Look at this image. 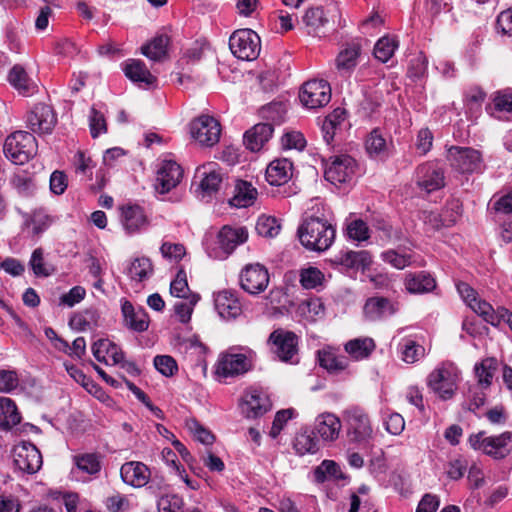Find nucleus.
Instances as JSON below:
<instances>
[{
	"label": "nucleus",
	"mask_w": 512,
	"mask_h": 512,
	"mask_svg": "<svg viewBox=\"0 0 512 512\" xmlns=\"http://www.w3.org/2000/svg\"><path fill=\"white\" fill-rule=\"evenodd\" d=\"M300 243L310 251H326L334 242L336 231L328 221L319 217H309L298 227Z\"/></svg>",
	"instance_id": "1"
},
{
	"label": "nucleus",
	"mask_w": 512,
	"mask_h": 512,
	"mask_svg": "<svg viewBox=\"0 0 512 512\" xmlns=\"http://www.w3.org/2000/svg\"><path fill=\"white\" fill-rule=\"evenodd\" d=\"M460 371L451 362L441 363L427 377L428 387L441 399H451L457 390Z\"/></svg>",
	"instance_id": "2"
},
{
	"label": "nucleus",
	"mask_w": 512,
	"mask_h": 512,
	"mask_svg": "<svg viewBox=\"0 0 512 512\" xmlns=\"http://www.w3.org/2000/svg\"><path fill=\"white\" fill-rule=\"evenodd\" d=\"M37 143L32 133L16 131L9 135L3 145L5 156L17 165H23L36 154Z\"/></svg>",
	"instance_id": "3"
},
{
	"label": "nucleus",
	"mask_w": 512,
	"mask_h": 512,
	"mask_svg": "<svg viewBox=\"0 0 512 512\" xmlns=\"http://www.w3.org/2000/svg\"><path fill=\"white\" fill-rule=\"evenodd\" d=\"M469 444L474 450L482 451L494 459H503L512 451V432L486 436L485 432L481 431L469 437Z\"/></svg>",
	"instance_id": "4"
},
{
	"label": "nucleus",
	"mask_w": 512,
	"mask_h": 512,
	"mask_svg": "<svg viewBox=\"0 0 512 512\" xmlns=\"http://www.w3.org/2000/svg\"><path fill=\"white\" fill-rule=\"evenodd\" d=\"M344 417L349 441L368 446L373 439V428L368 414L359 407H352L344 412Z\"/></svg>",
	"instance_id": "5"
},
{
	"label": "nucleus",
	"mask_w": 512,
	"mask_h": 512,
	"mask_svg": "<svg viewBox=\"0 0 512 512\" xmlns=\"http://www.w3.org/2000/svg\"><path fill=\"white\" fill-rule=\"evenodd\" d=\"M229 47L238 59L252 61L260 54V37L251 29H239L230 36Z\"/></svg>",
	"instance_id": "6"
},
{
	"label": "nucleus",
	"mask_w": 512,
	"mask_h": 512,
	"mask_svg": "<svg viewBox=\"0 0 512 512\" xmlns=\"http://www.w3.org/2000/svg\"><path fill=\"white\" fill-rule=\"evenodd\" d=\"M248 232L244 227L224 226L217 235L218 247L207 248V253L213 259H225L234 249L246 242Z\"/></svg>",
	"instance_id": "7"
},
{
	"label": "nucleus",
	"mask_w": 512,
	"mask_h": 512,
	"mask_svg": "<svg viewBox=\"0 0 512 512\" xmlns=\"http://www.w3.org/2000/svg\"><path fill=\"white\" fill-rule=\"evenodd\" d=\"M252 355L253 352L250 349H247L246 353L229 351L221 354L216 365L217 375L227 378L248 372L252 368Z\"/></svg>",
	"instance_id": "8"
},
{
	"label": "nucleus",
	"mask_w": 512,
	"mask_h": 512,
	"mask_svg": "<svg viewBox=\"0 0 512 512\" xmlns=\"http://www.w3.org/2000/svg\"><path fill=\"white\" fill-rule=\"evenodd\" d=\"M191 137L204 147H212L219 142L220 123L212 116L201 115L190 123Z\"/></svg>",
	"instance_id": "9"
},
{
	"label": "nucleus",
	"mask_w": 512,
	"mask_h": 512,
	"mask_svg": "<svg viewBox=\"0 0 512 512\" xmlns=\"http://www.w3.org/2000/svg\"><path fill=\"white\" fill-rule=\"evenodd\" d=\"M299 99L308 109H317L331 100V87L325 80L313 79L305 82L300 90Z\"/></svg>",
	"instance_id": "10"
},
{
	"label": "nucleus",
	"mask_w": 512,
	"mask_h": 512,
	"mask_svg": "<svg viewBox=\"0 0 512 512\" xmlns=\"http://www.w3.org/2000/svg\"><path fill=\"white\" fill-rule=\"evenodd\" d=\"M15 468L24 474H35L43 464L41 452L30 442H22L13 449Z\"/></svg>",
	"instance_id": "11"
},
{
	"label": "nucleus",
	"mask_w": 512,
	"mask_h": 512,
	"mask_svg": "<svg viewBox=\"0 0 512 512\" xmlns=\"http://www.w3.org/2000/svg\"><path fill=\"white\" fill-rule=\"evenodd\" d=\"M356 172V161L349 155L343 154L331 158L326 164L324 176L333 185L350 182Z\"/></svg>",
	"instance_id": "12"
},
{
	"label": "nucleus",
	"mask_w": 512,
	"mask_h": 512,
	"mask_svg": "<svg viewBox=\"0 0 512 512\" xmlns=\"http://www.w3.org/2000/svg\"><path fill=\"white\" fill-rule=\"evenodd\" d=\"M241 288L249 294L263 292L270 281L268 270L259 263L247 264L239 275Z\"/></svg>",
	"instance_id": "13"
},
{
	"label": "nucleus",
	"mask_w": 512,
	"mask_h": 512,
	"mask_svg": "<svg viewBox=\"0 0 512 512\" xmlns=\"http://www.w3.org/2000/svg\"><path fill=\"white\" fill-rule=\"evenodd\" d=\"M447 159L452 167L462 173L479 171L482 166L480 152L470 147L451 146L448 149Z\"/></svg>",
	"instance_id": "14"
},
{
	"label": "nucleus",
	"mask_w": 512,
	"mask_h": 512,
	"mask_svg": "<svg viewBox=\"0 0 512 512\" xmlns=\"http://www.w3.org/2000/svg\"><path fill=\"white\" fill-rule=\"evenodd\" d=\"M26 123L32 133L50 134L57 123V117L51 106L38 103L28 113Z\"/></svg>",
	"instance_id": "15"
},
{
	"label": "nucleus",
	"mask_w": 512,
	"mask_h": 512,
	"mask_svg": "<svg viewBox=\"0 0 512 512\" xmlns=\"http://www.w3.org/2000/svg\"><path fill=\"white\" fill-rule=\"evenodd\" d=\"M269 341L272 343L273 352L280 360L288 362L297 356L298 337L294 332L276 329L270 334Z\"/></svg>",
	"instance_id": "16"
},
{
	"label": "nucleus",
	"mask_w": 512,
	"mask_h": 512,
	"mask_svg": "<svg viewBox=\"0 0 512 512\" xmlns=\"http://www.w3.org/2000/svg\"><path fill=\"white\" fill-rule=\"evenodd\" d=\"M240 409L246 418L255 419L271 409V402L264 392L256 388H250L245 391L241 398Z\"/></svg>",
	"instance_id": "17"
},
{
	"label": "nucleus",
	"mask_w": 512,
	"mask_h": 512,
	"mask_svg": "<svg viewBox=\"0 0 512 512\" xmlns=\"http://www.w3.org/2000/svg\"><path fill=\"white\" fill-rule=\"evenodd\" d=\"M183 178V169L173 160H163L158 168L156 190L165 194L176 188Z\"/></svg>",
	"instance_id": "18"
},
{
	"label": "nucleus",
	"mask_w": 512,
	"mask_h": 512,
	"mask_svg": "<svg viewBox=\"0 0 512 512\" xmlns=\"http://www.w3.org/2000/svg\"><path fill=\"white\" fill-rule=\"evenodd\" d=\"M363 44L361 40L347 43L338 53L335 65L341 75H350L358 64Z\"/></svg>",
	"instance_id": "19"
},
{
	"label": "nucleus",
	"mask_w": 512,
	"mask_h": 512,
	"mask_svg": "<svg viewBox=\"0 0 512 512\" xmlns=\"http://www.w3.org/2000/svg\"><path fill=\"white\" fill-rule=\"evenodd\" d=\"M120 476L125 484L134 488H141L149 482L151 472L144 463L129 461L121 466Z\"/></svg>",
	"instance_id": "20"
},
{
	"label": "nucleus",
	"mask_w": 512,
	"mask_h": 512,
	"mask_svg": "<svg viewBox=\"0 0 512 512\" xmlns=\"http://www.w3.org/2000/svg\"><path fill=\"white\" fill-rule=\"evenodd\" d=\"M121 224L128 234H135L149 225L144 209L139 205H126L121 208Z\"/></svg>",
	"instance_id": "21"
},
{
	"label": "nucleus",
	"mask_w": 512,
	"mask_h": 512,
	"mask_svg": "<svg viewBox=\"0 0 512 512\" xmlns=\"http://www.w3.org/2000/svg\"><path fill=\"white\" fill-rule=\"evenodd\" d=\"M197 173L201 176L200 188L205 195L211 196L219 191L224 179V173L215 163H209L199 167Z\"/></svg>",
	"instance_id": "22"
},
{
	"label": "nucleus",
	"mask_w": 512,
	"mask_h": 512,
	"mask_svg": "<svg viewBox=\"0 0 512 512\" xmlns=\"http://www.w3.org/2000/svg\"><path fill=\"white\" fill-rule=\"evenodd\" d=\"M215 308L224 319H235L242 313V306L236 295L228 290L218 292L214 298Z\"/></svg>",
	"instance_id": "23"
},
{
	"label": "nucleus",
	"mask_w": 512,
	"mask_h": 512,
	"mask_svg": "<svg viewBox=\"0 0 512 512\" xmlns=\"http://www.w3.org/2000/svg\"><path fill=\"white\" fill-rule=\"evenodd\" d=\"M418 185L430 193L444 186V173L442 169L433 164H423L418 168Z\"/></svg>",
	"instance_id": "24"
},
{
	"label": "nucleus",
	"mask_w": 512,
	"mask_h": 512,
	"mask_svg": "<svg viewBox=\"0 0 512 512\" xmlns=\"http://www.w3.org/2000/svg\"><path fill=\"white\" fill-rule=\"evenodd\" d=\"M94 357L106 365H117L123 361L121 349L108 339H100L92 345Z\"/></svg>",
	"instance_id": "25"
},
{
	"label": "nucleus",
	"mask_w": 512,
	"mask_h": 512,
	"mask_svg": "<svg viewBox=\"0 0 512 512\" xmlns=\"http://www.w3.org/2000/svg\"><path fill=\"white\" fill-rule=\"evenodd\" d=\"M121 311L125 325L129 329L137 332H143L148 329L149 316L143 308H135L131 302L125 300L121 305Z\"/></svg>",
	"instance_id": "26"
},
{
	"label": "nucleus",
	"mask_w": 512,
	"mask_h": 512,
	"mask_svg": "<svg viewBox=\"0 0 512 512\" xmlns=\"http://www.w3.org/2000/svg\"><path fill=\"white\" fill-rule=\"evenodd\" d=\"M334 263L343 266L347 269H366L371 264V256L368 251H340L334 257Z\"/></svg>",
	"instance_id": "27"
},
{
	"label": "nucleus",
	"mask_w": 512,
	"mask_h": 512,
	"mask_svg": "<svg viewBox=\"0 0 512 512\" xmlns=\"http://www.w3.org/2000/svg\"><path fill=\"white\" fill-rule=\"evenodd\" d=\"M341 428L340 419L332 413H323L316 418L315 429L324 441H335Z\"/></svg>",
	"instance_id": "28"
},
{
	"label": "nucleus",
	"mask_w": 512,
	"mask_h": 512,
	"mask_svg": "<svg viewBox=\"0 0 512 512\" xmlns=\"http://www.w3.org/2000/svg\"><path fill=\"white\" fill-rule=\"evenodd\" d=\"M273 134V126L270 123H259L244 134V144L253 151H259Z\"/></svg>",
	"instance_id": "29"
},
{
	"label": "nucleus",
	"mask_w": 512,
	"mask_h": 512,
	"mask_svg": "<svg viewBox=\"0 0 512 512\" xmlns=\"http://www.w3.org/2000/svg\"><path fill=\"white\" fill-rule=\"evenodd\" d=\"M396 310V306L389 299L384 297H371L364 305L366 318L373 321L391 316Z\"/></svg>",
	"instance_id": "30"
},
{
	"label": "nucleus",
	"mask_w": 512,
	"mask_h": 512,
	"mask_svg": "<svg viewBox=\"0 0 512 512\" xmlns=\"http://www.w3.org/2000/svg\"><path fill=\"white\" fill-rule=\"evenodd\" d=\"M292 176V163L288 159H276L266 169L269 184L280 186L288 182Z\"/></svg>",
	"instance_id": "31"
},
{
	"label": "nucleus",
	"mask_w": 512,
	"mask_h": 512,
	"mask_svg": "<svg viewBox=\"0 0 512 512\" xmlns=\"http://www.w3.org/2000/svg\"><path fill=\"white\" fill-rule=\"evenodd\" d=\"M123 70L127 78L140 86H151L156 82V77L150 73L140 60H130L125 64Z\"/></svg>",
	"instance_id": "32"
},
{
	"label": "nucleus",
	"mask_w": 512,
	"mask_h": 512,
	"mask_svg": "<svg viewBox=\"0 0 512 512\" xmlns=\"http://www.w3.org/2000/svg\"><path fill=\"white\" fill-rule=\"evenodd\" d=\"M346 121V112L342 108H336L325 117L322 122L321 131L324 141L330 145L334 141L337 131Z\"/></svg>",
	"instance_id": "33"
},
{
	"label": "nucleus",
	"mask_w": 512,
	"mask_h": 512,
	"mask_svg": "<svg viewBox=\"0 0 512 512\" xmlns=\"http://www.w3.org/2000/svg\"><path fill=\"white\" fill-rule=\"evenodd\" d=\"M375 342L370 337H361L349 340L344 349L346 353L354 360H363L368 358L375 350Z\"/></svg>",
	"instance_id": "34"
},
{
	"label": "nucleus",
	"mask_w": 512,
	"mask_h": 512,
	"mask_svg": "<svg viewBox=\"0 0 512 512\" xmlns=\"http://www.w3.org/2000/svg\"><path fill=\"white\" fill-rule=\"evenodd\" d=\"M318 361L321 367L330 373H338L345 370L349 361L344 355H338L330 348H324L318 351Z\"/></svg>",
	"instance_id": "35"
},
{
	"label": "nucleus",
	"mask_w": 512,
	"mask_h": 512,
	"mask_svg": "<svg viewBox=\"0 0 512 512\" xmlns=\"http://www.w3.org/2000/svg\"><path fill=\"white\" fill-rule=\"evenodd\" d=\"M256 197L257 190L250 182L238 180L230 204L238 208L248 207L254 203Z\"/></svg>",
	"instance_id": "36"
},
{
	"label": "nucleus",
	"mask_w": 512,
	"mask_h": 512,
	"mask_svg": "<svg viewBox=\"0 0 512 512\" xmlns=\"http://www.w3.org/2000/svg\"><path fill=\"white\" fill-rule=\"evenodd\" d=\"M365 149L370 157L384 159L389 155V146L379 129H373L365 140Z\"/></svg>",
	"instance_id": "37"
},
{
	"label": "nucleus",
	"mask_w": 512,
	"mask_h": 512,
	"mask_svg": "<svg viewBox=\"0 0 512 512\" xmlns=\"http://www.w3.org/2000/svg\"><path fill=\"white\" fill-rule=\"evenodd\" d=\"M405 286L410 293L420 294L432 291L436 286V282L431 275L420 272L407 275Z\"/></svg>",
	"instance_id": "38"
},
{
	"label": "nucleus",
	"mask_w": 512,
	"mask_h": 512,
	"mask_svg": "<svg viewBox=\"0 0 512 512\" xmlns=\"http://www.w3.org/2000/svg\"><path fill=\"white\" fill-rule=\"evenodd\" d=\"M21 416L15 403L7 397H0V427L10 429L20 423Z\"/></svg>",
	"instance_id": "39"
},
{
	"label": "nucleus",
	"mask_w": 512,
	"mask_h": 512,
	"mask_svg": "<svg viewBox=\"0 0 512 512\" xmlns=\"http://www.w3.org/2000/svg\"><path fill=\"white\" fill-rule=\"evenodd\" d=\"M73 463L83 473L98 474L101 470V459L97 453H83L73 457Z\"/></svg>",
	"instance_id": "40"
},
{
	"label": "nucleus",
	"mask_w": 512,
	"mask_h": 512,
	"mask_svg": "<svg viewBox=\"0 0 512 512\" xmlns=\"http://www.w3.org/2000/svg\"><path fill=\"white\" fill-rule=\"evenodd\" d=\"M153 273L151 260L146 257L134 259L127 269V274L131 280L142 282L149 278Z\"/></svg>",
	"instance_id": "41"
},
{
	"label": "nucleus",
	"mask_w": 512,
	"mask_h": 512,
	"mask_svg": "<svg viewBox=\"0 0 512 512\" xmlns=\"http://www.w3.org/2000/svg\"><path fill=\"white\" fill-rule=\"evenodd\" d=\"M10 83L21 93H31L35 89L33 81L28 77L23 67L15 65L9 73Z\"/></svg>",
	"instance_id": "42"
},
{
	"label": "nucleus",
	"mask_w": 512,
	"mask_h": 512,
	"mask_svg": "<svg viewBox=\"0 0 512 512\" xmlns=\"http://www.w3.org/2000/svg\"><path fill=\"white\" fill-rule=\"evenodd\" d=\"M302 20L306 27L309 28V33L313 34H316L317 30L328 22L321 6H313L307 9Z\"/></svg>",
	"instance_id": "43"
},
{
	"label": "nucleus",
	"mask_w": 512,
	"mask_h": 512,
	"mask_svg": "<svg viewBox=\"0 0 512 512\" xmlns=\"http://www.w3.org/2000/svg\"><path fill=\"white\" fill-rule=\"evenodd\" d=\"M426 354L425 348L412 339H404L401 344V359L408 364H413L422 359Z\"/></svg>",
	"instance_id": "44"
},
{
	"label": "nucleus",
	"mask_w": 512,
	"mask_h": 512,
	"mask_svg": "<svg viewBox=\"0 0 512 512\" xmlns=\"http://www.w3.org/2000/svg\"><path fill=\"white\" fill-rule=\"evenodd\" d=\"M168 41V37L158 36L150 43L142 46V54L153 61H158L165 56Z\"/></svg>",
	"instance_id": "45"
},
{
	"label": "nucleus",
	"mask_w": 512,
	"mask_h": 512,
	"mask_svg": "<svg viewBox=\"0 0 512 512\" xmlns=\"http://www.w3.org/2000/svg\"><path fill=\"white\" fill-rule=\"evenodd\" d=\"M397 47L398 41L395 38L384 36L376 42L374 56L379 61L385 63L393 56Z\"/></svg>",
	"instance_id": "46"
},
{
	"label": "nucleus",
	"mask_w": 512,
	"mask_h": 512,
	"mask_svg": "<svg viewBox=\"0 0 512 512\" xmlns=\"http://www.w3.org/2000/svg\"><path fill=\"white\" fill-rule=\"evenodd\" d=\"M294 449L297 454H314L319 450L318 441L308 432L298 433L294 440Z\"/></svg>",
	"instance_id": "47"
},
{
	"label": "nucleus",
	"mask_w": 512,
	"mask_h": 512,
	"mask_svg": "<svg viewBox=\"0 0 512 512\" xmlns=\"http://www.w3.org/2000/svg\"><path fill=\"white\" fill-rule=\"evenodd\" d=\"M496 370V360L493 358L484 359L480 364L475 366V374L477 384L479 386H490L494 371Z\"/></svg>",
	"instance_id": "48"
},
{
	"label": "nucleus",
	"mask_w": 512,
	"mask_h": 512,
	"mask_svg": "<svg viewBox=\"0 0 512 512\" xmlns=\"http://www.w3.org/2000/svg\"><path fill=\"white\" fill-rule=\"evenodd\" d=\"M469 307L487 323L493 326H497L500 323L499 314L494 311L493 307L488 302L477 298L473 303L470 302Z\"/></svg>",
	"instance_id": "49"
},
{
	"label": "nucleus",
	"mask_w": 512,
	"mask_h": 512,
	"mask_svg": "<svg viewBox=\"0 0 512 512\" xmlns=\"http://www.w3.org/2000/svg\"><path fill=\"white\" fill-rule=\"evenodd\" d=\"M255 229L260 236L272 238L279 234L281 225L277 218L262 215L258 218Z\"/></svg>",
	"instance_id": "50"
},
{
	"label": "nucleus",
	"mask_w": 512,
	"mask_h": 512,
	"mask_svg": "<svg viewBox=\"0 0 512 512\" xmlns=\"http://www.w3.org/2000/svg\"><path fill=\"white\" fill-rule=\"evenodd\" d=\"M170 294L174 297L181 299H186L191 295H194L193 293H191L189 289L187 282V274L183 269H180L177 272L176 277L171 282Z\"/></svg>",
	"instance_id": "51"
},
{
	"label": "nucleus",
	"mask_w": 512,
	"mask_h": 512,
	"mask_svg": "<svg viewBox=\"0 0 512 512\" xmlns=\"http://www.w3.org/2000/svg\"><path fill=\"white\" fill-rule=\"evenodd\" d=\"M199 295H191L190 297L183 299V301L176 302L174 304L175 314L182 323H187L191 319L193 308L199 300Z\"/></svg>",
	"instance_id": "52"
},
{
	"label": "nucleus",
	"mask_w": 512,
	"mask_h": 512,
	"mask_svg": "<svg viewBox=\"0 0 512 512\" xmlns=\"http://www.w3.org/2000/svg\"><path fill=\"white\" fill-rule=\"evenodd\" d=\"M324 274L316 267L301 270L300 283L305 289H314L322 284Z\"/></svg>",
	"instance_id": "53"
},
{
	"label": "nucleus",
	"mask_w": 512,
	"mask_h": 512,
	"mask_svg": "<svg viewBox=\"0 0 512 512\" xmlns=\"http://www.w3.org/2000/svg\"><path fill=\"white\" fill-rule=\"evenodd\" d=\"M381 258L384 262L400 270L410 266L412 263L411 255L406 253H399L393 249L383 252L381 254Z\"/></svg>",
	"instance_id": "54"
},
{
	"label": "nucleus",
	"mask_w": 512,
	"mask_h": 512,
	"mask_svg": "<svg viewBox=\"0 0 512 512\" xmlns=\"http://www.w3.org/2000/svg\"><path fill=\"white\" fill-rule=\"evenodd\" d=\"M449 210H443L441 213L438 212H426L424 217L425 224L431 226L433 229H440L442 227H449L454 224L453 217L446 218V213H448Z\"/></svg>",
	"instance_id": "55"
},
{
	"label": "nucleus",
	"mask_w": 512,
	"mask_h": 512,
	"mask_svg": "<svg viewBox=\"0 0 512 512\" xmlns=\"http://www.w3.org/2000/svg\"><path fill=\"white\" fill-rule=\"evenodd\" d=\"M347 235L355 241H365L369 238V228L361 219L351 221L346 228Z\"/></svg>",
	"instance_id": "56"
},
{
	"label": "nucleus",
	"mask_w": 512,
	"mask_h": 512,
	"mask_svg": "<svg viewBox=\"0 0 512 512\" xmlns=\"http://www.w3.org/2000/svg\"><path fill=\"white\" fill-rule=\"evenodd\" d=\"M89 127L91 136L93 138H96L101 133H105L107 131L106 120L104 118V115L98 110H96L94 107L90 109Z\"/></svg>",
	"instance_id": "57"
},
{
	"label": "nucleus",
	"mask_w": 512,
	"mask_h": 512,
	"mask_svg": "<svg viewBox=\"0 0 512 512\" xmlns=\"http://www.w3.org/2000/svg\"><path fill=\"white\" fill-rule=\"evenodd\" d=\"M73 165L76 173L83 175H92V170L95 167L91 157L83 151H78L73 158Z\"/></svg>",
	"instance_id": "58"
},
{
	"label": "nucleus",
	"mask_w": 512,
	"mask_h": 512,
	"mask_svg": "<svg viewBox=\"0 0 512 512\" xmlns=\"http://www.w3.org/2000/svg\"><path fill=\"white\" fill-rule=\"evenodd\" d=\"M154 366L164 376H172L177 370L176 361L168 355L156 356Z\"/></svg>",
	"instance_id": "59"
},
{
	"label": "nucleus",
	"mask_w": 512,
	"mask_h": 512,
	"mask_svg": "<svg viewBox=\"0 0 512 512\" xmlns=\"http://www.w3.org/2000/svg\"><path fill=\"white\" fill-rule=\"evenodd\" d=\"M293 414V409H285L276 413L270 430V436L272 438H276L280 434L287 421L293 417Z\"/></svg>",
	"instance_id": "60"
},
{
	"label": "nucleus",
	"mask_w": 512,
	"mask_h": 512,
	"mask_svg": "<svg viewBox=\"0 0 512 512\" xmlns=\"http://www.w3.org/2000/svg\"><path fill=\"white\" fill-rule=\"evenodd\" d=\"M282 147L285 149L302 150L305 147V139L300 132H287L281 139Z\"/></svg>",
	"instance_id": "61"
},
{
	"label": "nucleus",
	"mask_w": 512,
	"mask_h": 512,
	"mask_svg": "<svg viewBox=\"0 0 512 512\" xmlns=\"http://www.w3.org/2000/svg\"><path fill=\"white\" fill-rule=\"evenodd\" d=\"M426 70L427 59L422 53H419L418 55L411 59L408 68V74L410 77L420 78L426 73Z\"/></svg>",
	"instance_id": "62"
},
{
	"label": "nucleus",
	"mask_w": 512,
	"mask_h": 512,
	"mask_svg": "<svg viewBox=\"0 0 512 512\" xmlns=\"http://www.w3.org/2000/svg\"><path fill=\"white\" fill-rule=\"evenodd\" d=\"M159 512H183L182 500L179 497H162L158 502Z\"/></svg>",
	"instance_id": "63"
},
{
	"label": "nucleus",
	"mask_w": 512,
	"mask_h": 512,
	"mask_svg": "<svg viewBox=\"0 0 512 512\" xmlns=\"http://www.w3.org/2000/svg\"><path fill=\"white\" fill-rule=\"evenodd\" d=\"M493 102L498 111L512 112V92L507 90L497 92Z\"/></svg>",
	"instance_id": "64"
}]
</instances>
